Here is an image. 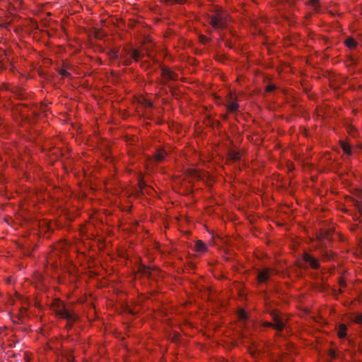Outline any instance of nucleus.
<instances>
[{
  "label": "nucleus",
  "mask_w": 362,
  "mask_h": 362,
  "mask_svg": "<svg viewBox=\"0 0 362 362\" xmlns=\"http://www.w3.org/2000/svg\"><path fill=\"white\" fill-rule=\"evenodd\" d=\"M228 22V14L217 9L214 14L209 16V23L215 30H222L226 28Z\"/></svg>",
  "instance_id": "nucleus-1"
},
{
  "label": "nucleus",
  "mask_w": 362,
  "mask_h": 362,
  "mask_svg": "<svg viewBox=\"0 0 362 362\" xmlns=\"http://www.w3.org/2000/svg\"><path fill=\"white\" fill-rule=\"evenodd\" d=\"M55 312L57 315L66 319L69 323H73L77 319V315L73 311L66 308L63 304H59Z\"/></svg>",
  "instance_id": "nucleus-2"
},
{
  "label": "nucleus",
  "mask_w": 362,
  "mask_h": 362,
  "mask_svg": "<svg viewBox=\"0 0 362 362\" xmlns=\"http://www.w3.org/2000/svg\"><path fill=\"white\" fill-rule=\"evenodd\" d=\"M271 274L272 272L268 269H265L260 272L257 276L259 282L262 283L266 281L270 277Z\"/></svg>",
  "instance_id": "nucleus-3"
},
{
  "label": "nucleus",
  "mask_w": 362,
  "mask_h": 362,
  "mask_svg": "<svg viewBox=\"0 0 362 362\" xmlns=\"http://www.w3.org/2000/svg\"><path fill=\"white\" fill-rule=\"evenodd\" d=\"M162 76L166 80H176L177 75L168 69H162Z\"/></svg>",
  "instance_id": "nucleus-4"
},
{
  "label": "nucleus",
  "mask_w": 362,
  "mask_h": 362,
  "mask_svg": "<svg viewBox=\"0 0 362 362\" xmlns=\"http://www.w3.org/2000/svg\"><path fill=\"white\" fill-rule=\"evenodd\" d=\"M305 262L310 264L313 268H317L318 267V262L317 259L311 257L309 254H305L303 256Z\"/></svg>",
  "instance_id": "nucleus-5"
},
{
  "label": "nucleus",
  "mask_w": 362,
  "mask_h": 362,
  "mask_svg": "<svg viewBox=\"0 0 362 362\" xmlns=\"http://www.w3.org/2000/svg\"><path fill=\"white\" fill-rule=\"evenodd\" d=\"M166 153L163 149L157 150L155 154V158L157 161L161 162L164 160Z\"/></svg>",
  "instance_id": "nucleus-6"
},
{
  "label": "nucleus",
  "mask_w": 362,
  "mask_h": 362,
  "mask_svg": "<svg viewBox=\"0 0 362 362\" xmlns=\"http://www.w3.org/2000/svg\"><path fill=\"white\" fill-rule=\"evenodd\" d=\"M272 325L277 330H281L284 326L282 320L278 317H274V322Z\"/></svg>",
  "instance_id": "nucleus-7"
},
{
  "label": "nucleus",
  "mask_w": 362,
  "mask_h": 362,
  "mask_svg": "<svg viewBox=\"0 0 362 362\" xmlns=\"http://www.w3.org/2000/svg\"><path fill=\"white\" fill-rule=\"evenodd\" d=\"M345 44L346 45L350 48V49H353L354 47H356L357 45V42L356 41V40H354V38L352 37H348L346 40H345Z\"/></svg>",
  "instance_id": "nucleus-8"
},
{
  "label": "nucleus",
  "mask_w": 362,
  "mask_h": 362,
  "mask_svg": "<svg viewBox=\"0 0 362 362\" xmlns=\"http://www.w3.org/2000/svg\"><path fill=\"white\" fill-rule=\"evenodd\" d=\"M132 57L135 61H139L144 57V53L139 50L133 49L132 52Z\"/></svg>",
  "instance_id": "nucleus-9"
},
{
  "label": "nucleus",
  "mask_w": 362,
  "mask_h": 362,
  "mask_svg": "<svg viewBox=\"0 0 362 362\" xmlns=\"http://www.w3.org/2000/svg\"><path fill=\"white\" fill-rule=\"evenodd\" d=\"M238 105L235 102H230L227 105V110L230 112H235L238 110Z\"/></svg>",
  "instance_id": "nucleus-10"
},
{
  "label": "nucleus",
  "mask_w": 362,
  "mask_h": 362,
  "mask_svg": "<svg viewBox=\"0 0 362 362\" xmlns=\"http://www.w3.org/2000/svg\"><path fill=\"white\" fill-rule=\"evenodd\" d=\"M341 147L343 149L344 152L348 155H351V146L345 142H341Z\"/></svg>",
  "instance_id": "nucleus-11"
},
{
  "label": "nucleus",
  "mask_w": 362,
  "mask_h": 362,
  "mask_svg": "<svg viewBox=\"0 0 362 362\" xmlns=\"http://www.w3.org/2000/svg\"><path fill=\"white\" fill-rule=\"evenodd\" d=\"M346 326L344 325H340L338 330V336L339 338H343L346 335Z\"/></svg>",
  "instance_id": "nucleus-12"
},
{
  "label": "nucleus",
  "mask_w": 362,
  "mask_h": 362,
  "mask_svg": "<svg viewBox=\"0 0 362 362\" xmlns=\"http://www.w3.org/2000/svg\"><path fill=\"white\" fill-rule=\"evenodd\" d=\"M195 247L196 250L199 252H203L206 250L205 245L201 240L197 241Z\"/></svg>",
  "instance_id": "nucleus-13"
},
{
  "label": "nucleus",
  "mask_w": 362,
  "mask_h": 362,
  "mask_svg": "<svg viewBox=\"0 0 362 362\" xmlns=\"http://www.w3.org/2000/svg\"><path fill=\"white\" fill-rule=\"evenodd\" d=\"M106 33L103 30H97L95 32V36L96 38L103 39L105 37Z\"/></svg>",
  "instance_id": "nucleus-14"
},
{
  "label": "nucleus",
  "mask_w": 362,
  "mask_h": 362,
  "mask_svg": "<svg viewBox=\"0 0 362 362\" xmlns=\"http://www.w3.org/2000/svg\"><path fill=\"white\" fill-rule=\"evenodd\" d=\"M308 2L315 11H317L320 4L319 0H309Z\"/></svg>",
  "instance_id": "nucleus-15"
},
{
  "label": "nucleus",
  "mask_w": 362,
  "mask_h": 362,
  "mask_svg": "<svg viewBox=\"0 0 362 362\" xmlns=\"http://www.w3.org/2000/svg\"><path fill=\"white\" fill-rule=\"evenodd\" d=\"M59 74L62 77H64V78L69 77V75H70V74H69L67 71H66V70H64V69H60V70L59 71Z\"/></svg>",
  "instance_id": "nucleus-16"
},
{
  "label": "nucleus",
  "mask_w": 362,
  "mask_h": 362,
  "mask_svg": "<svg viewBox=\"0 0 362 362\" xmlns=\"http://www.w3.org/2000/svg\"><path fill=\"white\" fill-rule=\"evenodd\" d=\"M354 206L362 213V202L354 201Z\"/></svg>",
  "instance_id": "nucleus-17"
},
{
  "label": "nucleus",
  "mask_w": 362,
  "mask_h": 362,
  "mask_svg": "<svg viewBox=\"0 0 362 362\" xmlns=\"http://www.w3.org/2000/svg\"><path fill=\"white\" fill-rule=\"evenodd\" d=\"M276 89V86L274 85H269L266 88V90L267 92H272Z\"/></svg>",
  "instance_id": "nucleus-18"
},
{
  "label": "nucleus",
  "mask_w": 362,
  "mask_h": 362,
  "mask_svg": "<svg viewBox=\"0 0 362 362\" xmlns=\"http://www.w3.org/2000/svg\"><path fill=\"white\" fill-rule=\"evenodd\" d=\"M356 322L357 323H362V313L356 316L355 319Z\"/></svg>",
  "instance_id": "nucleus-19"
},
{
  "label": "nucleus",
  "mask_w": 362,
  "mask_h": 362,
  "mask_svg": "<svg viewBox=\"0 0 362 362\" xmlns=\"http://www.w3.org/2000/svg\"><path fill=\"white\" fill-rule=\"evenodd\" d=\"M238 315L240 318H245V313L243 310H240L238 313Z\"/></svg>",
  "instance_id": "nucleus-20"
},
{
  "label": "nucleus",
  "mask_w": 362,
  "mask_h": 362,
  "mask_svg": "<svg viewBox=\"0 0 362 362\" xmlns=\"http://www.w3.org/2000/svg\"><path fill=\"white\" fill-rule=\"evenodd\" d=\"M85 229H86V228H85V227L80 228V233H84Z\"/></svg>",
  "instance_id": "nucleus-21"
},
{
  "label": "nucleus",
  "mask_w": 362,
  "mask_h": 362,
  "mask_svg": "<svg viewBox=\"0 0 362 362\" xmlns=\"http://www.w3.org/2000/svg\"><path fill=\"white\" fill-rule=\"evenodd\" d=\"M116 25V23L115 22V25ZM116 35H117V33L116 31L115 30V34H114V36H115V39L116 38Z\"/></svg>",
  "instance_id": "nucleus-22"
},
{
  "label": "nucleus",
  "mask_w": 362,
  "mask_h": 362,
  "mask_svg": "<svg viewBox=\"0 0 362 362\" xmlns=\"http://www.w3.org/2000/svg\"><path fill=\"white\" fill-rule=\"evenodd\" d=\"M114 18H115V21H118V19L116 18V16H114Z\"/></svg>",
  "instance_id": "nucleus-23"
},
{
  "label": "nucleus",
  "mask_w": 362,
  "mask_h": 362,
  "mask_svg": "<svg viewBox=\"0 0 362 362\" xmlns=\"http://www.w3.org/2000/svg\"><path fill=\"white\" fill-rule=\"evenodd\" d=\"M114 54H115V58L116 57V51L115 50Z\"/></svg>",
  "instance_id": "nucleus-24"
}]
</instances>
